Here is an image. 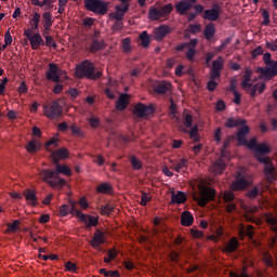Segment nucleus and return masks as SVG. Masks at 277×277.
I'll use <instances>...</instances> for the list:
<instances>
[{
	"mask_svg": "<svg viewBox=\"0 0 277 277\" xmlns=\"http://www.w3.org/2000/svg\"><path fill=\"white\" fill-rule=\"evenodd\" d=\"M250 133V127L245 126L241 127L237 133V141L240 146H248L250 150H253L256 153L255 157L260 163H264V172L265 177L268 181V183H273V181H276V168H274V164L272 161H269V158H267L265 155H267L272 149L269 148V145L267 143H261L259 144L256 142V138H251L249 142L246 140V136Z\"/></svg>",
	"mask_w": 277,
	"mask_h": 277,
	"instance_id": "1",
	"label": "nucleus"
},
{
	"mask_svg": "<svg viewBox=\"0 0 277 277\" xmlns=\"http://www.w3.org/2000/svg\"><path fill=\"white\" fill-rule=\"evenodd\" d=\"M56 170H42L40 175L44 183H48L50 187H64L66 180L62 179L60 174L65 176H72V171L66 164L55 163Z\"/></svg>",
	"mask_w": 277,
	"mask_h": 277,
	"instance_id": "2",
	"label": "nucleus"
},
{
	"mask_svg": "<svg viewBox=\"0 0 277 277\" xmlns=\"http://www.w3.org/2000/svg\"><path fill=\"white\" fill-rule=\"evenodd\" d=\"M76 77L78 79H91V81H96L103 77V71L96 70L94 63L89 60L83 61L80 65L76 67Z\"/></svg>",
	"mask_w": 277,
	"mask_h": 277,
	"instance_id": "3",
	"label": "nucleus"
},
{
	"mask_svg": "<svg viewBox=\"0 0 277 277\" xmlns=\"http://www.w3.org/2000/svg\"><path fill=\"white\" fill-rule=\"evenodd\" d=\"M252 185V177L246 174L243 169H239L235 181L230 185V189L233 192H243V189H248Z\"/></svg>",
	"mask_w": 277,
	"mask_h": 277,
	"instance_id": "4",
	"label": "nucleus"
},
{
	"mask_svg": "<svg viewBox=\"0 0 277 277\" xmlns=\"http://www.w3.org/2000/svg\"><path fill=\"white\" fill-rule=\"evenodd\" d=\"M84 6L88 12L105 16L109 10V2L103 0H84Z\"/></svg>",
	"mask_w": 277,
	"mask_h": 277,
	"instance_id": "5",
	"label": "nucleus"
},
{
	"mask_svg": "<svg viewBox=\"0 0 277 277\" xmlns=\"http://www.w3.org/2000/svg\"><path fill=\"white\" fill-rule=\"evenodd\" d=\"M174 10V6L172 3L164 4L160 6L159 4H156L151 6L148 11V18L150 21H159V18H163L170 14Z\"/></svg>",
	"mask_w": 277,
	"mask_h": 277,
	"instance_id": "6",
	"label": "nucleus"
},
{
	"mask_svg": "<svg viewBox=\"0 0 277 277\" xmlns=\"http://www.w3.org/2000/svg\"><path fill=\"white\" fill-rule=\"evenodd\" d=\"M213 198H215V190L205 185H199V195L194 196V200L198 202L199 207H205Z\"/></svg>",
	"mask_w": 277,
	"mask_h": 277,
	"instance_id": "7",
	"label": "nucleus"
},
{
	"mask_svg": "<svg viewBox=\"0 0 277 277\" xmlns=\"http://www.w3.org/2000/svg\"><path fill=\"white\" fill-rule=\"evenodd\" d=\"M24 36L30 42V48L32 51H38L40 47H44V39H42L40 32L31 34V29L27 28L24 30Z\"/></svg>",
	"mask_w": 277,
	"mask_h": 277,
	"instance_id": "8",
	"label": "nucleus"
},
{
	"mask_svg": "<svg viewBox=\"0 0 277 277\" xmlns=\"http://www.w3.org/2000/svg\"><path fill=\"white\" fill-rule=\"evenodd\" d=\"M43 113L50 120H57L62 116V106L57 102H52L50 105H43Z\"/></svg>",
	"mask_w": 277,
	"mask_h": 277,
	"instance_id": "9",
	"label": "nucleus"
},
{
	"mask_svg": "<svg viewBox=\"0 0 277 277\" xmlns=\"http://www.w3.org/2000/svg\"><path fill=\"white\" fill-rule=\"evenodd\" d=\"M62 70L60 69V66L55 63L49 64V69L45 72V79L48 81H53L54 83H60L62 81V78L60 77V74Z\"/></svg>",
	"mask_w": 277,
	"mask_h": 277,
	"instance_id": "10",
	"label": "nucleus"
},
{
	"mask_svg": "<svg viewBox=\"0 0 277 277\" xmlns=\"http://www.w3.org/2000/svg\"><path fill=\"white\" fill-rule=\"evenodd\" d=\"M129 4H124V5H116L115 10L116 12H113L109 14V18H111L115 22H122L124 21V15L129 12Z\"/></svg>",
	"mask_w": 277,
	"mask_h": 277,
	"instance_id": "11",
	"label": "nucleus"
},
{
	"mask_svg": "<svg viewBox=\"0 0 277 277\" xmlns=\"http://www.w3.org/2000/svg\"><path fill=\"white\" fill-rule=\"evenodd\" d=\"M134 114L138 118H146V116H150L151 114H155V106H153V104L150 105L137 104L134 108Z\"/></svg>",
	"mask_w": 277,
	"mask_h": 277,
	"instance_id": "12",
	"label": "nucleus"
},
{
	"mask_svg": "<svg viewBox=\"0 0 277 277\" xmlns=\"http://www.w3.org/2000/svg\"><path fill=\"white\" fill-rule=\"evenodd\" d=\"M224 68V58L220 56L213 61L212 69L210 71V79H220V71Z\"/></svg>",
	"mask_w": 277,
	"mask_h": 277,
	"instance_id": "13",
	"label": "nucleus"
},
{
	"mask_svg": "<svg viewBox=\"0 0 277 277\" xmlns=\"http://www.w3.org/2000/svg\"><path fill=\"white\" fill-rule=\"evenodd\" d=\"M220 14H222V9L220 5H214L212 9L203 12V18L213 23L220 18Z\"/></svg>",
	"mask_w": 277,
	"mask_h": 277,
	"instance_id": "14",
	"label": "nucleus"
},
{
	"mask_svg": "<svg viewBox=\"0 0 277 277\" xmlns=\"http://www.w3.org/2000/svg\"><path fill=\"white\" fill-rule=\"evenodd\" d=\"M83 224H85V228H92L98 226V216H93L90 214H81L79 219Z\"/></svg>",
	"mask_w": 277,
	"mask_h": 277,
	"instance_id": "15",
	"label": "nucleus"
},
{
	"mask_svg": "<svg viewBox=\"0 0 277 277\" xmlns=\"http://www.w3.org/2000/svg\"><path fill=\"white\" fill-rule=\"evenodd\" d=\"M168 227H166V223L163 222V220H161V217L156 216L154 219V229H153V235L154 237H157V235H159V233H167Z\"/></svg>",
	"mask_w": 277,
	"mask_h": 277,
	"instance_id": "16",
	"label": "nucleus"
},
{
	"mask_svg": "<svg viewBox=\"0 0 277 277\" xmlns=\"http://www.w3.org/2000/svg\"><path fill=\"white\" fill-rule=\"evenodd\" d=\"M153 34V38L159 42L161 39H163L166 36L170 34V27L161 25L159 27L154 28Z\"/></svg>",
	"mask_w": 277,
	"mask_h": 277,
	"instance_id": "17",
	"label": "nucleus"
},
{
	"mask_svg": "<svg viewBox=\"0 0 277 277\" xmlns=\"http://www.w3.org/2000/svg\"><path fill=\"white\" fill-rule=\"evenodd\" d=\"M103 243H105V234L101 229H96L91 246L92 248H98L100 246H103Z\"/></svg>",
	"mask_w": 277,
	"mask_h": 277,
	"instance_id": "18",
	"label": "nucleus"
},
{
	"mask_svg": "<svg viewBox=\"0 0 277 277\" xmlns=\"http://www.w3.org/2000/svg\"><path fill=\"white\" fill-rule=\"evenodd\" d=\"M154 90L157 94H166V92H170V90H172V83L168 81L158 82L154 85Z\"/></svg>",
	"mask_w": 277,
	"mask_h": 277,
	"instance_id": "19",
	"label": "nucleus"
},
{
	"mask_svg": "<svg viewBox=\"0 0 277 277\" xmlns=\"http://www.w3.org/2000/svg\"><path fill=\"white\" fill-rule=\"evenodd\" d=\"M226 168V163L224 162V157L221 156L211 167V172L213 174H222Z\"/></svg>",
	"mask_w": 277,
	"mask_h": 277,
	"instance_id": "20",
	"label": "nucleus"
},
{
	"mask_svg": "<svg viewBox=\"0 0 277 277\" xmlns=\"http://www.w3.org/2000/svg\"><path fill=\"white\" fill-rule=\"evenodd\" d=\"M127 107H129V95L123 93L116 103V109H118V111H124Z\"/></svg>",
	"mask_w": 277,
	"mask_h": 277,
	"instance_id": "21",
	"label": "nucleus"
},
{
	"mask_svg": "<svg viewBox=\"0 0 277 277\" xmlns=\"http://www.w3.org/2000/svg\"><path fill=\"white\" fill-rule=\"evenodd\" d=\"M68 157V149L60 148L56 151H52L53 163H60V159H66Z\"/></svg>",
	"mask_w": 277,
	"mask_h": 277,
	"instance_id": "22",
	"label": "nucleus"
},
{
	"mask_svg": "<svg viewBox=\"0 0 277 277\" xmlns=\"http://www.w3.org/2000/svg\"><path fill=\"white\" fill-rule=\"evenodd\" d=\"M105 49V41L98 39H92L90 51L91 53H98V51H103Z\"/></svg>",
	"mask_w": 277,
	"mask_h": 277,
	"instance_id": "23",
	"label": "nucleus"
},
{
	"mask_svg": "<svg viewBox=\"0 0 277 277\" xmlns=\"http://www.w3.org/2000/svg\"><path fill=\"white\" fill-rule=\"evenodd\" d=\"M225 127H227L228 129H235V127H246V119L229 118V119H227Z\"/></svg>",
	"mask_w": 277,
	"mask_h": 277,
	"instance_id": "24",
	"label": "nucleus"
},
{
	"mask_svg": "<svg viewBox=\"0 0 277 277\" xmlns=\"http://www.w3.org/2000/svg\"><path fill=\"white\" fill-rule=\"evenodd\" d=\"M252 79V69L246 68L245 69V75H243V80L241 82V87L246 90V88H252V83H250Z\"/></svg>",
	"mask_w": 277,
	"mask_h": 277,
	"instance_id": "25",
	"label": "nucleus"
},
{
	"mask_svg": "<svg viewBox=\"0 0 277 277\" xmlns=\"http://www.w3.org/2000/svg\"><path fill=\"white\" fill-rule=\"evenodd\" d=\"M40 148H41L40 142H38L36 140H31L26 145V150H27V153H30V155H34V153H38V150H40Z\"/></svg>",
	"mask_w": 277,
	"mask_h": 277,
	"instance_id": "26",
	"label": "nucleus"
},
{
	"mask_svg": "<svg viewBox=\"0 0 277 277\" xmlns=\"http://www.w3.org/2000/svg\"><path fill=\"white\" fill-rule=\"evenodd\" d=\"M181 224L182 226H192L194 224V215L188 211H184L182 213Z\"/></svg>",
	"mask_w": 277,
	"mask_h": 277,
	"instance_id": "27",
	"label": "nucleus"
},
{
	"mask_svg": "<svg viewBox=\"0 0 277 277\" xmlns=\"http://www.w3.org/2000/svg\"><path fill=\"white\" fill-rule=\"evenodd\" d=\"M24 196L27 200V202H29V205H32V207H36V205H38L37 197H36V192L32 189H27L26 192H24Z\"/></svg>",
	"mask_w": 277,
	"mask_h": 277,
	"instance_id": "28",
	"label": "nucleus"
},
{
	"mask_svg": "<svg viewBox=\"0 0 277 277\" xmlns=\"http://www.w3.org/2000/svg\"><path fill=\"white\" fill-rule=\"evenodd\" d=\"M96 192L97 194H111V192H114V187L111 184L105 182L97 186Z\"/></svg>",
	"mask_w": 277,
	"mask_h": 277,
	"instance_id": "29",
	"label": "nucleus"
},
{
	"mask_svg": "<svg viewBox=\"0 0 277 277\" xmlns=\"http://www.w3.org/2000/svg\"><path fill=\"white\" fill-rule=\"evenodd\" d=\"M259 194H263V184H259L254 186L251 190L248 192L247 196L251 200H254Z\"/></svg>",
	"mask_w": 277,
	"mask_h": 277,
	"instance_id": "30",
	"label": "nucleus"
},
{
	"mask_svg": "<svg viewBox=\"0 0 277 277\" xmlns=\"http://www.w3.org/2000/svg\"><path fill=\"white\" fill-rule=\"evenodd\" d=\"M205 38L206 40H213V36H215V25L208 24L205 28Z\"/></svg>",
	"mask_w": 277,
	"mask_h": 277,
	"instance_id": "31",
	"label": "nucleus"
},
{
	"mask_svg": "<svg viewBox=\"0 0 277 277\" xmlns=\"http://www.w3.org/2000/svg\"><path fill=\"white\" fill-rule=\"evenodd\" d=\"M265 92V82H258L251 88L250 95L254 96L255 94H263Z\"/></svg>",
	"mask_w": 277,
	"mask_h": 277,
	"instance_id": "32",
	"label": "nucleus"
},
{
	"mask_svg": "<svg viewBox=\"0 0 277 277\" xmlns=\"http://www.w3.org/2000/svg\"><path fill=\"white\" fill-rule=\"evenodd\" d=\"M140 40H141V45L144 49H148V47H150V36L148 35V31L144 30L141 35H140Z\"/></svg>",
	"mask_w": 277,
	"mask_h": 277,
	"instance_id": "33",
	"label": "nucleus"
},
{
	"mask_svg": "<svg viewBox=\"0 0 277 277\" xmlns=\"http://www.w3.org/2000/svg\"><path fill=\"white\" fill-rule=\"evenodd\" d=\"M42 16L40 15V13H38V12L34 13L32 18L30 19V25H31L30 30H31V32L36 31L38 29V27L40 25V18Z\"/></svg>",
	"mask_w": 277,
	"mask_h": 277,
	"instance_id": "34",
	"label": "nucleus"
},
{
	"mask_svg": "<svg viewBox=\"0 0 277 277\" xmlns=\"http://www.w3.org/2000/svg\"><path fill=\"white\" fill-rule=\"evenodd\" d=\"M185 133H188L193 142H200V136L198 135V124H195L189 131L186 130Z\"/></svg>",
	"mask_w": 277,
	"mask_h": 277,
	"instance_id": "35",
	"label": "nucleus"
},
{
	"mask_svg": "<svg viewBox=\"0 0 277 277\" xmlns=\"http://www.w3.org/2000/svg\"><path fill=\"white\" fill-rule=\"evenodd\" d=\"M239 248V241H237V238H232L229 242L225 246V252H235Z\"/></svg>",
	"mask_w": 277,
	"mask_h": 277,
	"instance_id": "36",
	"label": "nucleus"
},
{
	"mask_svg": "<svg viewBox=\"0 0 277 277\" xmlns=\"http://www.w3.org/2000/svg\"><path fill=\"white\" fill-rule=\"evenodd\" d=\"M69 213L70 215H76L78 220H81V215H83V213L77 209V202L75 201H69Z\"/></svg>",
	"mask_w": 277,
	"mask_h": 277,
	"instance_id": "37",
	"label": "nucleus"
},
{
	"mask_svg": "<svg viewBox=\"0 0 277 277\" xmlns=\"http://www.w3.org/2000/svg\"><path fill=\"white\" fill-rule=\"evenodd\" d=\"M192 9V3L189 2H180L176 4V10L180 14H185L187 10Z\"/></svg>",
	"mask_w": 277,
	"mask_h": 277,
	"instance_id": "38",
	"label": "nucleus"
},
{
	"mask_svg": "<svg viewBox=\"0 0 277 277\" xmlns=\"http://www.w3.org/2000/svg\"><path fill=\"white\" fill-rule=\"evenodd\" d=\"M43 37L45 39L44 45L52 48V49H57V43L55 42V39H53V36L43 34Z\"/></svg>",
	"mask_w": 277,
	"mask_h": 277,
	"instance_id": "39",
	"label": "nucleus"
},
{
	"mask_svg": "<svg viewBox=\"0 0 277 277\" xmlns=\"http://www.w3.org/2000/svg\"><path fill=\"white\" fill-rule=\"evenodd\" d=\"M185 200H187V196L185 195V193L177 192L174 195V203L175 205H183V202H185Z\"/></svg>",
	"mask_w": 277,
	"mask_h": 277,
	"instance_id": "40",
	"label": "nucleus"
},
{
	"mask_svg": "<svg viewBox=\"0 0 277 277\" xmlns=\"http://www.w3.org/2000/svg\"><path fill=\"white\" fill-rule=\"evenodd\" d=\"M100 211L102 215H111V213L114 212V206H111V203H107L105 206H102L100 208Z\"/></svg>",
	"mask_w": 277,
	"mask_h": 277,
	"instance_id": "41",
	"label": "nucleus"
},
{
	"mask_svg": "<svg viewBox=\"0 0 277 277\" xmlns=\"http://www.w3.org/2000/svg\"><path fill=\"white\" fill-rule=\"evenodd\" d=\"M18 224H21V221L18 220L13 221V223H8L6 233H16V230H18Z\"/></svg>",
	"mask_w": 277,
	"mask_h": 277,
	"instance_id": "42",
	"label": "nucleus"
},
{
	"mask_svg": "<svg viewBox=\"0 0 277 277\" xmlns=\"http://www.w3.org/2000/svg\"><path fill=\"white\" fill-rule=\"evenodd\" d=\"M130 163H131L133 170H142V161H140V159H137V157L132 156L130 159Z\"/></svg>",
	"mask_w": 277,
	"mask_h": 277,
	"instance_id": "43",
	"label": "nucleus"
},
{
	"mask_svg": "<svg viewBox=\"0 0 277 277\" xmlns=\"http://www.w3.org/2000/svg\"><path fill=\"white\" fill-rule=\"evenodd\" d=\"M153 200V197H150V195H148L147 193H142V196H141V201H140V205L142 207H146L148 205V202H150Z\"/></svg>",
	"mask_w": 277,
	"mask_h": 277,
	"instance_id": "44",
	"label": "nucleus"
},
{
	"mask_svg": "<svg viewBox=\"0 0 277 277\" xmlns=\"http://www.w3.org/2000/svg\"><path fill=\"white\" fill-rule=\"evenodd\" d=\"M253 228L254 227L252 225H248L246 230L240 229V232H239L240 237H243V235H248V237H250V239H252V235H254Z\"/></svg>",
	"mask_w": 277,
	"mask_h": 277,
	"instance_id": "45",
	"label": "nucleus"
},
{
	"mask_svg": "<svg viewBox=\"0 0 277 277\" xmlns=\"http://www.w3.org/2000/svg\"><path fill=\"white\" fill-rule=\"evenodd\" d=\"M70 131L76 137H83V131H81V128H79L77 124L70 126Z\"/></svg>",
	"mask_w": 277,
	"mask_h": 277,
	"instance_id": "46",
	"label": "nucleus"
},
{
	"mask_svg": "<svg viewBox=\"0 0 277 277\" xmlns=\"http://www.w3.org/2000/svg\"><path fill=\"white\" fill-rule=\"evenodd\" d=\"M88 122L92 129H97L101 126V119L97 117H90L88 118Z\"/></svg>",
	"mask_w": 277,
	"mask_h": 277,
	"instance_id": "47",
	"label": "nucleus"
},
{
	"mask_svg": "<svg viewBox=\"0 0 277 277\" xmlns=\"http://www.w3.org/2000/svg\"><path fill=\"white\" fill-rule=\"evenodd\" d=\"M43 25H53V15L50 12H44L42 14Z\"/></svg>",
	"mask_w": 277,
	"mask_h": 277,
	"instance_id": "48",
	"label": "nucleus"
},
{
	"mask_svg": "<svg viewBox=\"0 0 277 277\" xmlns=\"http://www.w3.org/2000/svg\"><path fill=\"white\" fill-rule=\"evenodd\" d=\"M185 168H187V160L182 159L180 162H177L175 172H185Z\"/></svg>",
	"mask_w": 277,
	"mask_h": 277,
	"instance_id": "49",
	"label": "nucleus"
},
{
	"mask_svg": "<svg viewBox=\"0 0 277 277\" xmlns=\"http://www.w3.org/2000/svg\"><path fill=\"white\" fill-rule=\"evenodd\" d=\"M65 268L67 269V272H71L72 274H77V264L68 261L65 263Z\"/></svg>",
	"mask_w": 277,
	"mask_h": 277,
	"instance_id": "50",
	"label": "nucleus"
},
{
	"mask_svg": "<svg viewBox=\"0 0 277 277\" xmlns=\"http://www.w3.org/2000/svg\"><path fill=\"white\" fill-rule=\"evenodd\" d=\"M70 213V206L68 205H63L60 207V215L61 217H66Z\"/></svg>",
	"mask_w": 277,
	"mask_h": 277,
	"instance_id": "51",
	"label": "nucleus"
},
{
	"mask_svg": "<svg viewBox=\"0 0 277 277\" xmlns=\"http://www.w3.org/2000/svg\"><path fill=\"white\" fill-rule=\"evenodd\" d=\"M263 262L265 263V265H267V267H272V265H274L272 255L267 252H264V254H263Z\"/></svg>",
	"mask_w": 277,
	"mask_h": 277,
	"instance_id": "52",
	"label": "nucleus"
},
{
	"mask_svg": "<svg viewBox=\"0 0 277 277\" xmlns=\"http://www.w3.org/2000/svg\"><path fill=\"white\" fill-rule=\"evenodd\" d=\"M223 200H225V202H233V200H235V194H233L230 190L225 192L223 195Z\"/></svg>",
	"mask_w": 277,
	"mask_h": 277,
	"instance_id": "53",
	"label": "nucleus"
},
{
	"mask_svg": "<svg viewBox=\"0 0 277 277\" xmlns=\"http://www.w3.org/2000/svg\"><path fill=\"white\" fill-rule=\"evenodd\" d=\"M195 55H196V49L192 47L187 48L186 57L187 60H189V62H194Z\"/></svg>",
	"mask_w": 277,
	"mask_h": 277,
	"instance_id": "54",
	"label": "nucleus"
},
{
	"mask_svg": "<svg viewBox=\"0 0 277 277\" xmlns=\"http://www.w3.org/2000/svg\"><path fill=\"white\" fill-rule=\"evenodd\" d=\"M48 3H51V0H31V4L36 5L37 8H44V5H48Z\"/></svg>",
	"mask_w": 277,
	"mask_h": 277,
	"instance_id": "55",
	"label": "nucleus"
},
{
	"mask_svg": "<svg viewBox=\"0 0 277 277\" xmlns=\"http://www.w3.org/2000/svg\"><path fill=\"white\" fill-rule=\"evenodd\" d=\"M122 49H123L124 53H129V51H131V39L130 38H126L123 40Z\"/></svg>",
	"mask_w": 277,
	"mask_h": 277,
	"instance_id": "56",
	"label": "nucleus"
},
{
	"mask_svg": "<svg viewBox=\"0 0 277 277\" xmlns=\"http://www.w3.org/2000/svg\"><path fill=\"white\" fill-rule=\"evenodd\" d=\"M57 142H60V140H57L55 137L48 141L47 144H45L47 150H50L51 146H53V148H57Z\"/></svg>",
	"mask_w": 277,
	"mask_h": 277,
	"instance_id": "57",
	"label": "nucleus"
},
{
	"mask_svg": "<svg viewBox=\"0 0 277 277\" xmlns=\"http://www.w3.org/2000/svg\"><path fill=\"white\" fill-rule=\"evenodd\" d=\"M193 122H194V120L192 118V115H185V117H184V126L186 127V129H192Z\"/></svg>",
	"mask_w": 277,
	"mask_h": 277,
	"instance_id": "58",
	"label": "nucleus"
},
{
	"mask_svg": "<svg viewBox=\"0 0 277 277\" xmlns=\"http://www.w3.org/2000/svg\"><path fill=\"white\" fill-rule=\"evenodd\" d=\"M175 75L177 77H183V75H185V65L183 64L177 65L175 68Z\"/></svg>",
	"mask_w": 277,
	"mask_h": 277,
	"instance_id": "59",
	"label": "nucleus"
},
{
	"mask_svg": "<svg viewBox=\"0 0 277 277\" xmlns=\"http://www.w3.org/2000/svg\"><path fill=\"white\" fill-rule=\"evenodd\" d=\"M262 16L264 18L262 25H265V26L269 25V23H271V21H269V12H267V10L264 9L262 11Z\"/></svg>",
	"mask_w": 277,
	"mask_h": 277,
	"instance_id": "60",
	"label": "nucleus"
},
{
	"mask_svg": "<svg viewBox=\"0 0 277 277\" xmlns=\"http://www.w3.org/2000/svg\"><path fill=\"white\" fill-rule=\"evenodd\" d=\"M233 41V38L228 37L226 38L221 45L217 48V51H224V49H226V47H228V44H230V42Z\"/></svg>",
	"mask_w": 277,
	"mask_h": 277,
	"instance_id": "61",
	"label": "nucleus"
},
{
	"mask_svg": "<svg viewBox=\"0 0 277 277\" xmlns=\"http://www.w3.org/2000/svg\"><path fill=\"white\" fill-rule=\"evenodd\" d=\"M211 80L208 82L207 88L209 92H213L215 88H217V82H215V79L210 78Z\"/></svg>",
	"mask_w": 277,
	"mask_h": 277,
	"instance_id": "62",
	"label": "nucleus"
},
{
	"mask_svg": "<svg viewBox=\"0 0 277 277\" xmlns=\"http://www.w3.org/2000/svg\"><path fill=\"white\" fill-rule=\"evenodd\" d=\"M188 27H189L190 34L200 32V24H190Z\"/></svg>",
	"mask_w": 277,
	"mask_h": 277,
	"instance_id": "63",
	"label": "nucleus"
},
{
	"mask_svg": "<svg viewBox=\"0 0 277 277\" xmlns=\"http://www.w3.org/2000/svg\"><path fill=\"white\" fill-rule=\"evenodd\" d=\"M266 48L271 51H277V39L275 41L266 42Z\"/></svg>",
	"mask_w": 277,
	"mask_h": 277,
	"instance_id": "64",
	"label": "nucleus"
}]
</instances>
